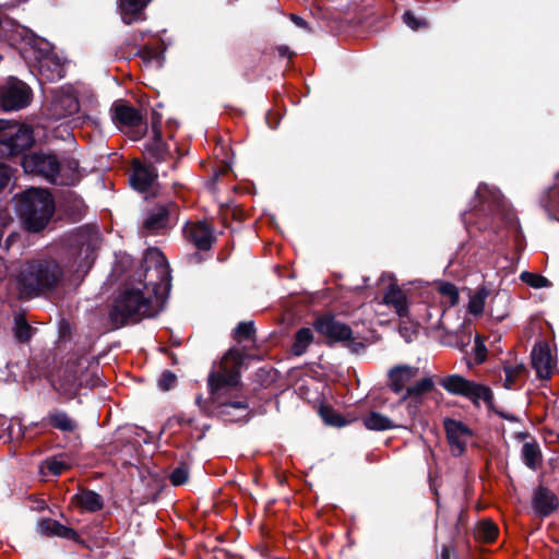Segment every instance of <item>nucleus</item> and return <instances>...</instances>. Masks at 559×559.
I'll list each match as a JSON object with an SVG mask.
<instances>
[{"label":"nucleus","mask_w":559,"mask_h":559,"mask_svg":"<svg viewBox=\"0 0 559 559\" xmlns=\"http://www.w3.org/2000/svg\"><path fill=\"white\" fill-rule=\"evenodd\" d=\"M439 559H452L451 551L448 547H442Z\"/></svg>","instance_id":"nucleus-49"},{"label":"nucleus","mask_w":559,"mask_h":559,"mask_svg":"<svg viewBox=\"0 0 559 559\" xmlns=\"http://www.w3.org/2000/svg\"><path fill=\"white\" fill-rule=\"evenodd\" d=\"M221 414L222 415H229L230 412L229 409L230 408H235V409H239V411H242V412H246L249 407L248 403L245 402V401H236V402H225V403H221Z\"/></svg>","instance_id":"nucleus-46"},{"label":"nucleus","mask_w":559,"mask_h":559,"mask_svg":"<svg viewBox=\"0 0 559 559\" xmlns=\"http://www.w3.org/2000/svg\"><path fill=\"white\" fill-rule=\"evenodd\" d=\"M151 0H120L119 12L126 24H132L145 19L144 9Z\"/></svg>","instance_id":"nucleus-20"},{"label":"nucleus","mask_w":559,"mask_h":559,"mask_svg":"<svg viewBox=\"0 0 559 559\" xmlns=\"http://www.w3.org/2000/svg\"><path fill=\"white\" fill-rule=\"evenodd\" d=\"M157 173L151 166H146L139 160L132 164V173L130 175V182L132 187L141 192L147 191L154 183Z\"/></svg>","instance_id":"nucleus-17"},{"label":"nucleus","mask_w":559,"mask_h":559,"mask_svg":"<svg viewBox=\"0 0 559 559\" xmlns=\"http://www.w3.org/2000/svg\"><path fill=\"white\" fill-rule=\"evenodd\" d=\"M0 142L9 148L10 154H17L32 145L33 132L28 127L14 124L0 134Z\"/></svg>","instance_id":"nucleus-13"},{"label":"nucleus","mask_w":559,"mask_h":559,"mask_svg":"<svg viewBox=\"0 0 559 559\" xmlns=\"http://www.w3.org/2000/svg\"><path fill=\"white\" fill-rule=\"evenodd\" d=\"M313 341V333L309 328H302L296 332L295 341L292 345V353L300 356L306 353L307 348Z\"/></svg>","instance_id":"nucleus-28"},{"label":"nucleus","mask_w":559,"mask_h":559,"mask_svg":"<svg viewBox=\"0 0 559 559\" xmlns=\"http://www.w3.org/2000/svg\"><path fill=\"white\" fill-rule=\"evenodd\" d=\"M290 20H292V21H293L297 26H299V27H304V28H307V27H308L307 22H306L302 17H300V16H298V15H296V14H292V15H290Z\"/></svg>","instance_id":"nucleus-48"},{"label":"nucleus","mask_w":559,"mask_h":559,"mask_svg":"<svg viewBox=\"0 0 559 559\" xmlns=\"http://www.w3.org/2000/svg\"><path fill=\"white\" fill-rule=\"evenodd\" d=\"M444 429L452 454L462 455L472 438V430L462 421L450 418L444 419Z\"/></svg>","instance_id":"nucleus-12"},{"label":"nucleus","mask_w":559,"mask_h":559,"mask_svg":"<svg viewBox=\"0 0 559 559\" xmlns=\"http://www.w3.org/2000/svg\"><path fill=\"white\" fill-rule=\"evenodd\" d=\"M153 130L154 136L152 141L146 144L145 153L154 162L166 160L169 155V150L166 143L163 142L159 131H157L155 128Z\"/></svg>","instance_id":"nucleus-23"},{"label":"nucleus","mask_w":559,"mask_h":559,"mask_svg":"<svg viewBox=\"0 0 559 559\" xmlns=\"http://www.w3.org/2000/svg\"><path fill=\"white\" fill-rule=\"evenodd\" d=\"M383 304L393 308L400 318H406L409 314L407 296L405 292L394 283H391L384 292Z\"/></svg>","instance_id":"nucleus-18"},{"label":"nucleus","mask_w":559,"mask_h":559,"mask_svg":"<svg viewBox=\"0 0 559 559\" xmlns=\"http://www.w3.org/2000/svg\"><path fill=\"white\" fill-rule=\"evenodd\" d=\"M418 374V368L400 366L389 373V385L395 393L402 392L406 385Z\"/></svg>","instance_id":"nucleus-21"},{"label":"nucleus","mask_w":559,"mask_h":559,"mask_svg":"<svg viewBox=\"0 0 559 559\" xmlns=\"http://www.w3.org/2000/svg\"><path fill=\"white\" fill-rule=\"evenodd\" d=\"M145 270L147 283L127 287L115 299L109 313L115 328L154 317L160 311L162 297L158 290L168 285L169 272L166 259L159 250L151 249L146 252Z\"/></svg>","instance_id":"nucleus-1"},{"label":"nucleus","mask_w":559,"mask_h":559,"mask_svg":"<svg viewBox=\"0 0 559 559\" xmlns=\"http://www.w3.org/2000/svg\"><path fill=\"white\" fill-rule=\"evenodd\" d=\"M504 371V380L503 386L506 389H516L519 386V381L523 377L525 368L523 365H508L503 367Z\"/></svg>","instance_id":"nucleus-29"},{"label":"nucleus","mask_w":559,"mask_h":559,"mask_svg":"<svg viewBox=\"0 0 559 559\" xmlns=\"http://www.w3.org/2000/svg\"><path fill=\"white\" fill-rule=\"evenodd\" d=\"M362 421L367 429L374 431L389 430L395 427L389 417L378 412H370L364 417Z\"/></svg>","instance_id":"nucleus-27"},{"label":"nucleus","mask_w":559,"mask_h":559,"mask_svg":"<svg viewBox=\"0 0 559 559\" xmlns=\"http://www.w3.org/2000/svg\"><path fill=\"white\" fill-rule=\"evenodd\" d=\"M189 478L188 469L185 466H179L173 471L169 476L170 483L174 486H180L187 483Z\"/></svg>","instance_id":"nucleus-41"},{"label":"nucleus","mask_w":559,"mask_h":559,"mask_svg":"<svg viewBox=\"0 0 559 559\" xmlns=\"http://www.w3.org/2000/svg\"><path fill=\"white\" fill-rule=\"evenodd\" d=\"M438 290L441 294V296L443 297L444 302L449 307H452L457 302L459 292H457V288L455 287V285H453L452 283H448V282L441 283L438 287Z\"/></svg>","instance_id":"nucleus-35"},{"label":"nucleus","mask_w":559,"mask_h":559,"mask_svg":"<svg viewBox=\"0 0 559 559\" xmlns=\"http://www.w3.org/2000/svg\"><path fill=\"white\" fill-rule=\"evenodd\" d=\"M440 384L449 393L464 396L475 405L483 402L490 406L493 401V394L489 386L467 380L460 374L447 376L440 381Z\"/></svg>","instance_id":"nucleus-5"},{"label":"nucleus","mask_w":559,"mask_h":559,"mask_svg":"<svg viewBox=\"0 0 559 559\" xmlns=\"http://www.w3.org/2000/svg\"><path fill=\"white\" fill-rule=\"evenodd\" d=\"M486 189H487L486 187H481V186H480V187L477 189V194H478L479 197H483V194H484V192L486 191Z\"/></svg>","instance_id":"nucleus-50"},{"label":"nucleus","mask_w":559,"mask_h":559,"mask_svg":"<svg viewBox=\"0 0 559 559\" xmlns=\"http://www.w3.org/2000/svg\"><path fill=\"white\" fill-rule=\"evenodd\" d=\"M44 423L62 432H73L78 425L66 412L53 409L43 419Z\"/></svg>","instance_id":"nucleus-22"},{"label":"nucleus","mask_w":559,"mask_h":559,"mask_svg":"<svg viewBox=\"0 0 559 559\" xmlns=\"http://www.w3.org/2000/svg\"><path fill=\"white\" fill-rule=\"evenodd\" d=\"M532 506L536 513L548 516L558 508L559 500L551 490L539 487L534 492Z\"/></svg>","instance_id":"nucleus-19"},{"label":"nucleus","mask_w":559,"mask_h":559,"mask_svg":"<svg viewBox=\"0 0 559 559\" xmlns=\"http://www.w3.org/2000/svg\"><path fill=\"white\" fill-rule=\"evenodd\" d=\"M76 242H78V243H81L82 246H84V245H85V242H84L83 240H81V238H80V239H78V240H76Z\"/></svg>","instance_id":"nucleus-51"},{"label":"nucleus","mask_w":559,"mask_h":559,"mask_svg":"<svg viewBox=\"0 0 559 559\" xmlns=\"http://www.w3.org/2000/svg\"><path fill=\"white\" fill-rule=\"evenodd\" d=\"M243 350L230 348L222 358L216 370L209 376V388L212 396L218 400L219 396L230 388L238 385L240 381V369L245 359Z\"/></svg>","instance_id":"nucleus-4"},{"label":"nucleus","mask_w":559,"mask_h":559,"mask_svg":"<svg viewBox=\"0 0 559 559\" xmlns=\"http://www.w3.org/2000/svg\"><path fill=\"white\" fill-rule=\"evenodd\" d=\"M39 530L43 534L59 536L68 539H72L76 536L74 530L50 519L41 521L39 523Z\"/></svg>","instance_id":"nucleus-26"},{"label":"nucleus","mask_w":559,"mask_h":559,"mask_svg":"<svg viewBox=\"0 0 559 559\" xmlns=\"http://www.w3.org/2000/svg\"><path fill=\"white\" fill-rule=\"evenodd\" d=\"M177 381L176 376L170 371H165L158 379V388L163 391H168L175 386Z\"/></svg>","instance_id":"nucleus-42"},{"label":"nucleus","mask_w":559,"mask_h":559,"mask_svg":"<svg viewBox=\"0 0 559 559\" xmlns=\"http://www.w3.org/2000/svg\"><path fill=\"white\" fill-rule=\"evenodd\" d=\"M73 501L85 511L96 512L103 508L102 497L91 490L82 491L73 497Z\"/></svg>","instance_id":"nucleus-24"},{"label":"nucleus","mask_w":559,"mask_h":559,"mask_svg":"<svg viewBox=\"0 0 559 559\" xmlns=\"http://www.w3.org/2000/svg\"><path fill=\"white\" fill-rule=\"evenodd\" d=\"M80 109V103L72 87H61L53 94L50 105L51 117L61 119L76 114Z\"/></svg>","instance_id":"nucleus-11"},{"label":"nucleus","mask_w":559,"mask_h":559,"mask_svg":"<svg viewBox=\"0 0 559 559\" xmlns=\"http://www.w3.org/2000/svg\"><path fill=\"white\" fill-rule=\"evenodd\" d=\"M532 365L540 379L550 378L555 368V360L547 343L535 344L532 350Z\"/></svg>","instance_id":"nucleus-16"},{"label":"nucleus","mask_w":559,"mask_h":559,"mask_svg":"<svg viewBox=\"0 0 559 559\" xmlns=\"http://www.w3.org/2000/svg\"><path fill=\"white\" fill-rule=\"evenodd\" d=\"M314 329L330 342H342L353 352H359L364 347V344L353 335L352 329L347 324L337 321L334 317L324 316L318 318L314 322Z\"/></svg>","instance_id":"nucleus-6"},{"label":"nucleus","mask_w":559,"mask_h":559,"mask_svg":"<svg viewBox=\"0 0 559 559\" xmlns=\"http://www.w3.org/2000/svg\"><path fill=\"white\" fill-rule=\"evenodd\" d=\"M255 330L253 322H240L234 331V340L237 343L251 342L254 343Z\"/></svg>","instance_id":"nucleus-33"},{"label":"nucleus","mask_w":559,"mask_h":559,"mask_svg":"<svg viewBox=\"0 0 559 559\" xmlns=\"http://www.w3.org/2000/svg\"><path fill=\"white\" fill-rule=\"evenodd\" d=\"M148 35L145 31H136L132 33L127 39L126 45L127 47H132L134 49L141 48V43L145 39V37Z\"/></svg>","instance_id":"nucleus-43"},{"label":"nucleus","mask_w":559,"mask_h":559,"mask_svg":"<svg viewBox=\"0 0 559 559\" xmlns=\"http://www.w3.org/2000/svg\"><path fill=\"white\" fill-rule=\"evenodd\" d=\"M403 20L404 23L414 31H417L420 27H425L427 25L425 20L416 17L411 11L404 13Z\"/></svg>","instance_id":"nucleus-45"},{"label":"nucleus","mask_w":559,"mask_h":559,"mask_svg":"<svg viewBox=\"0 0 559 559\" xmlns=\"http://www.w3.org/2000/svg\"><path fill=\"white\" fill-rule=\"evenodd\" d=\"M114 119L118 127L128 132L133 140L140 139L146 131V124L139 110L127 104H115Z\"/></svg>","instance_id":"nucleus-10"},{"label":"nucleus","mask_w":559,"mask_h":559,"mask_svg":"<svg viewBox=\"0 0 559 559\" xmlns=\"http://www.w3.org/2000/svg\"><path fill=\"white\" fill-rule=\"evenodd\" d=\"M521 280L534 288H543L549 285V281L546 277L531 272H523Z\"/></svg>","instance_id":"nucleus-38"},{"label":"nucleus","mask_w":559,"mask_h":559,"mask_svg":"<svg viewBox=\"0 0 559 559\" xmlns=\"http://www.w3.org/2000/svg\"><path fill=\"white\" fill-rule=\"evenodd\" d=\"M14 335L22 342H28L33 335V328L27 323L23 313L14 316Z\"/></svg>","instance_id":"nucleus-32"},{"label":"nucleus","mask_w":559,"mask_h":559,"mask_svg":"<svg viewBox=\"0 0 559 559\" xmlns=\"http://www.w3.org/2000/svg\"><path fill=\"white\" fill-rule=\"evenodd\" d=\"M45 464L48 472L56 476L61 475L69 467L64 461L58 457L48 459Z\"/></svg>","instance_id":"nucleus-40"},{"label":"nucleus","mask_w":559,"mask_h":559,"mask_svg":"<svg viewBox=\"0 0 559 559\" xmlns=\"http://www.w3.org/2000/svg\"><path fill=\"white\" fill-rule=\"evenodd\" d=\"M475 536L477 539L484 543H491L498 536V527L497 525L488 520L479 522L475 530Z\"/></svg>","instance_id":"nucleus-31"},{"label":"nucleus","mask_w":559,"mask_h":559,"mask_svg":"<svg viewBox=\"0 0 559 559\" xmlns=\"http://www.w3.org/2000/svg\"><path fill=\"white\" fill-rule=\"evenodd\" d=\"M40 80L55 82L64 76V63L55 52H46L38 59Z\"/></svg>","instance_id":"nucleus-15"},{"label":"nucleus","mask_w":559,"mask_h":559,"mask_svg":"<svg viewBox=\"0 0 559 559\" xmlns=\"http://www.w3.org/2000/svg\"><path fill=\"white\" fill-rule=\"evenodd\" d=\"M60 165L62 168L57 183L72 185L74 180L78 179L76 173L79 169V162L75 159H66L62 163L60 162Z\"/></svg>","instance_id":"nucleus-30"},{"label":"nucleus","mask_w":559,"mask_h":559,"mask_svg":"<svg viewBox=\"0 0 559 559\" xmlns=\"http://www.w3.org/2000/svg\"><path fill=\"white\" fill-rule=\"evenodd\" d=\"M11 169L3 163H0V189L4 188L11 179Z\"/></svg>","instance_id":"nucleus-47"},{"label":"nucleus","mask_w":559,"mask_h":559,"mask_svg":"<svg viewBox=\"0 0 559 559\" xmlns=\"http://www.w3.org/2000/svg\"><path fill=\"white\" fill-rule=\"evenodd\" d=\"M185 238L200 250L210 249L214 236L211 227L204 222L188 223L183 229Z\"/></svg>","instance_id":"nucleus-14"},{"label":"nucleus","mask_w":559,"mask_h":559,"mask_svg":"<svg viewBox=\"0 0 559 559\" xmlns=\"http://www.w3.org/2000/svg\"><path fill=\"white\" fill-rule=\"evenodd\" d=\"M63 271L52 259H34L23 262L14 274L20 298H33L53 289L61 281Z\"/></svg>","instance_id":"nucleus-2"},{"label":"nucleus","mask_w":559,"mask_h":559,"mask_svg":"<svg viewBox=\"0 0 559 559\" xmlns=\"http://www.w3.org/2000/svg\"><path fill=\"white\" fill-rule=\"evenodd\" d=\"M17 212L28 230L39 231L55 213L53 198L48 190L31 188L20 195Z\"/></svg>","instance_id":"nucleus-3"},{"label":"nucleus","mask_w":559,"mask_h":559,"mask_svg":"<svg viewBox=\"0 0 559 559\" xmlns=\"http://www.w3.org/2000/svg\"><path fill=\"white\" fill-rule=\"evenodd\" d=\"M178 206L174 202L157 204L146 212L142 228L147 235L167 233L175 224Z\"/></svg>","instance_id":"nucleus-7"},{"label":"nucleus","mask_w":559,"mask_h":559,"mask_svg":"<svg viewBox=\"0 0 559 559\" xmlns=\"http://www.w3.org/2000/svg\"><path fill=\"white\" fill-rule=\"evenodd\" d=\"M522 457L524 464L533 471H536L542 464V451L537 442L527 441L522 447Z\"/></svg>","instance_id":"nucleus-25"},{"label":"nucleus","mask_w":559,"mask_h":559,"mask_svg":"<svg viewBox=\"0 0 559 559\" xmlns=\"http://www.w3.org/2000/svg\"><path fill=\"white\" fill-rule=\"evenodd\" d=\"M320 414L325 424L342 427L345 425V420L341 415L335 413L332 408L321 407Z\"/></svg>","instance_id":"nucleus-39"},{"label":"nucleus","mask_w":559,"mask_h":559,"mask_svg":"<svg viewBox=\"0 0 559 559\" xmlns=\"http://www.w3.org/2000/svg\"><path fill=\"white\" fill-rule=\"evenodd\" d=\"M22 167L28 174H36L52 183H57L62 166L55 155L32 153L24 155Z\"/></svg>","instance_id":"nucleus-8"},{"label":"nucleus","mask_w":559,"mask_h":559,"mask_svg":"<svg viewBox=\"0 0 559 559\" xmlns=\"http://www.w3.org/2000/svg\"><path fill=\"white\" fill-rule=\"evenodd\" d=\"M433 388V381L430 378H424L417 381L414 385L406 388V394L403 396L405 400L408 396H419L427 392H430Z\"/></svg>","instance_id":"nucleus-34"},{"label":"nucleus","mask_w":559,"mask_h":559,"mask_svg":"<svg viewBox=\"0 0 559 559\" xmlns=\"http://www.w3.org/2000/svg\"><path fill=\"white\" fill-rule=\"evenodd\" d=\"M134 55L140 57L144 63H151L153 61L159 62L158 49L150 45H144L143 47L139 48Z\"/></svg>","instance_id":"nucleus-37"},{"label":"nucleus","mask_w":559,"mask_h":559,"mask_svg":"<svg viewBox=\"0 0 559 559\" xmlns=\"http://www.w3.org/2000/svg\"><path fill=\"white\" fill-rule=\"evenodd\" d=\"M31 100L32 90L20 80L11 79L0 86V108L5 111L25 108Z\"/></svg>","instance_id":"nucleus-9"},{"label":"nucleus","mask_w":559,"mask_h":559,"mask_svg":"<svg viewBox=\"0 0 559 559\" xmlns=\"http://www.w3.org/2000/svg\"><path fill=\"white\" fill-rule=\"evenodd\" d=\"M486 298L487 293L485 290H479L475 295H473L468 301V312L474 316L480 314L485 308Z\"/></svg>","instance_id":"nucleus-36"},{"label":"nucleus","mask_w":559,"mask_h":559,"mask_svg":"<svg viewBox=\"0 0 559 559\" xmlns=\"http://www.w3.org/2000/svg\"><path fill=\"white\" fill-rule=\"evenodd\" d=\"M474 352H475V361L477 364H481L486 360L487 357V349L484 344V341L479 335L475 337V345H474Z\"/></svg>","instance_id":"nucleus-44"}]
</instances>
